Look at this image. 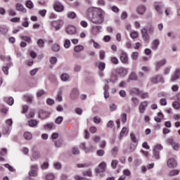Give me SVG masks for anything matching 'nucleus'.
<instances>
[{"label":"nucleus","instance_id":"1","mask_svg":"<svg viewBox=\"0 0 180 180\" xmlns=\"http://www.w3.org/2000/svg\"><path fill=\"white\" fill-rule=\"evenodd\" d=\"M154 32H155L154 25H153V24H148L146 26V27H144L141 30L143 40L146 43H148V41H150V34H153Z\"/></svg>","mask_w":180,"mask_h":180},{"label":"nucleus","instance_id":"2","mask_svg":"<svg viewBox=\"0 0 180 180\" xmlns=\"http://www.w3.org/2000/svg\"><path fill=\"white\" fill-rule=\"evenodd\" d=\"M100 12L101 13L98 14L91 20H90L92 23H94V25H102V22L105 20V11H103L102 9H100Z\"/></svg>","mask_w":180,"mask_h":180},{"label":"nucleus","instance_id":"3","mask_svg":"<svg viewBox=\"0 0 180 180\" xmlns=\"http://www.w3.org/2000/svg\"><path fill=\"white\" fill-rule=\"evenodd\" d=\"M6 127H4L3 129V134L6 135L11 131V129H12V124H13V121H12V119H8L6 120Z\"/></svg>","mask_w":180,"mask_h":180},{"label":"nucleus","instance_id":"4","mask_svg":"<svg viewBox=\"0 0 180 180\" xmlns=\"http://www.w3.org/2000/svg\"><path fill=\"white\" fill-rule=\"evenodd\" d=\"M116 74H118L120 77H126L129 73V69L120 67L115 69Z\"/></svg>","mask_w":180,"mask_h":180},{"label":"nucleus","instance_id":"5","mask_svg":"<svg viewBox=\"0 0 180 180\" xmlns=\"http://www.w3.org/2000/svg\"><path fill=\"white\" fill-rule=\"evenodd\" d=\"M150 82L153 84H158V82H164V77L161 75H157L152 78H150Z\"/></svg>","mask_w":180,"mask_h":180},{"label":"nucleus","instance_id":"6","mask_svg":"<svg viewBox=\"0 0 180 180\" xmlns=\"http://www.w3.org/2000/svg\"><path fill=\"white\" fill-rule=\"evenodd\" d=\"M106 169V162H102L98 165V167L95 169L96 174H101V172H105Z\"/></svg>","mask_w":180,"mask_h":180},{"label":"nucleus","instance_id":"7","mask_svg":"<svg viewBox=\"0 0 180 180\" xmlns=\"http://www.w3.org/2000/svg\"><path fill=\"white\" fill-rule=\"evenodd\" d=\"M95 13H96V8L90 7L87 10V16L90 20L95 16Z\"/></svg>","mask_w":180,"mask_h":180},{"label":"nucleus","instance_id":"8","mask_svg":"<svg viewBox=\"0 0 180 180\" xmlns=\"http://www.w3.org/2000/svg\"><path fill=\"white\" fill-rule=\"evenodd\" d=\"M120 58L123 64H129V56H127V53L122 51Z\"/></svg>","mask_w":180,"mask_h":180},{"label":"nucleus","instance_id":"9","mask_svg":"<svg viewBox=\"0 0 180 180\" xmlns=\"http://www.w3.org/2000/svg\"><path fill=\"white\" fill-rule=\"evenodd\" d=\"M38 116L39 119H41L42 120H44V119H47L49 116H50V112L47 111H44V110H40L39 111Z\"/></svg>","mask_w":180,"mask_h":180},{"label":"nucleus","instance_id":"10","mask_svg":"<svg viewBox=\"0 0 180 180\" xmlns=\"http://www.w3.org/2000/svg\"><path fill=\"white\" fill-rule=\"evenodd\" d=\"M70 98L71 99H77V98L79 96V91H78V89L74 88L70 91Z\"/></svg>","mask_w":180,"mask_h":180},{"label":"nucleus","instance_id":"11","mask_svg":"<svg viewBox=\"0 0 180 180\" xmlns=\"http://www.w3.org/2000/svg\"><path fill=\"white\" fill-rule=\"evenodd\" d=\"M148 106V101H143L140 103L139 110L140 113H144L146 108Z\"/></svg>","mask_w":180,"mask_h":180},{"label":"nucleus","instance_id":"12","mask_svg":"<svg viewBox=\"0 0 180 180\" xmlns=\"http://www.w3.org/2000/svg\"><path fill=\"white\" fill-rule=\"evenodd\" d=\"M167 143H168V144L172 146V148H174V150H178L179 148V143L174 141V139H172V138H169L167 140Z\"/></svg>","mask_w":180,"mask_h":180},{"label":"nucleus","instance_id":"13","mask_svg":"<svg viewBox=\"0 0 180 180\" xmlns=\"http://www.w3.org/2000/svg\"><path fill=\"white\" fill-rule=\"evenodd\" d=\"M130 81H139V77L135 72H131L128 77L127 82H130Z\"/></svg>","mask_w":180,"mask_h":180},{"label":"nucleus","instance_id":"14","mask_svg":"<svg viewBox=\"0 0 180 180\" xmlns=\"http://www.w3.org/2000/svg\"><path fill=\"white\" fill-rule=\"evenodd\" d=\"M102 26L101 25H93L91 27V32L93 34H98V33H101L102 32Z\"/></svg>","mask_w":180,"mask_h":180},{"label":"nucleus","instance_id":"15","mask_svg":"<svg viewBox=\"0 0 180 180\" xmlns=\"http://www.w3.org/2000/svg\"><path fill=\"white\" fill-rule=\"evenodd\" d=\"M51 26L52 27H55L56 30H60L61 28V21L60 20H54L51 22Z\"/></svg>","mask_w":180,"mask_h":180},{"label":"nucleus","instance_id":"16","mask_svg":"<svg viewBox=\"0 0 180 180\" xmlns=\"http://www.w3.org/2000/svg\"><path fill=\"white\" fill-rule=\"evenodd\" d=\"M54 9L56 12H63V11H64V6L59 1H56L54 4Z\"/></svg>","mask_w":180,"mask_h":180},{"label":"nucleus","instance_id":"17","mask_svg":"<svg viewBox=\"0 0 180 180\" xmlns=\"http://www.w3.org/2000/svg\"><path fill=\"white\" fill-rule=\"evenodd\" d=\"M167 64V60L162 59L160 61H158L155 65V71H158L161 67Z\"/></svg>","mask_w":180,"mask_h":180},{"label":"nucleus","instance_id":"18","mask_svg":"<svg viewBox=\"0 0 180 180\" xmlns=\"http://www.w3.org/2000/svg\"><path fill=\"white\" fill-rule=\"evenodd\" d=\"M177 163H176V160H175V159L174 158H169L167 160V167H169V168H175V167H176Z\"/></svg>","mask_w":180,"mask_h":180},{"label":"nucleus","instance_id":"19","mask_svg":"<svg viewBox=\"0 0 180 180\" xmlns=\"http://www.w3.org/2000/svg\"><path fill=\"white\" fill-rule=\"evenodd\" d=\"M66 33L68 34H75L77 33V28L72 25L68 26L66 28Z\"/></svg>","mask_w":180,"mask_h":180},{"label":"nucleus","instance_id":"20","mask_svg":"<svg viewBox=\"0 0 180 180\" xmlns=\"http://www.w3.org/2000/svg\"><path fill=\"white\" fill-rule=\"evenodd\" d=\"M180 77V69H176L174 75L172 77L171 80L174 82L176 79H179Z\"/></svg>","mask_w":180,"mask_h":180},{"label":"nucleus","instance_id":"21","mask_svg":"<svg viewBox=\"0 0 180 180\" xmlns=\"http://www.w3.org/2000/svg\"><path fill=\"white\" fill-rule=\"evenodd\" d=\"M146 11V6H144V5H141L139 6H138V8L136 9V12L139 15H144Z\"/></svg>","mask_w":180,"mask_h":180},{"label":"nucleus","instance_id":"22","mask_svg":"<svg viewBox=\"0 0 180 180\" xmlns=\"http://www.w3.org/2000/svg\"><path fill=\"white\" fill-rule=\"evenodd\" d=\"M12 67V63L9 62L8 63L6 64V66H4L2 68V71L6 74V75H8L9 74V69Z\"/></svg>","mask_w":180,"mask_h":180},{"label":"nucleus","instance_id":"23","mask_svg":"<svg viewBox=\"0 0 180 180\" xmlns=\"http://www.w3.org/2000/svg\"><path fill=\"white\" fill-rule=\"evenodd\" d=\"M16 11H18L20 12H22V13H26V8L23 6L21 4H17L15 6Z\"/></svg>","mask_w":180,"mask_h":180},{"label":"nucleus","instance_id":"24","mask_svg":"<svg viewBox=\"0 0 180 180\" xmlns=\"http://www.w3.org/2000/svg\"><path fill=\"white\" fill-rule=\"evenodd\" d=\"M40 157H41L40 152L34 151L32 153V157L31 158V161H34V160H39Z\"/></svg>","mask_w":180,"mask_h":180},{"label":"nucleus","instance_id":"25","mask_svg":"<svg viewBox=\"0 0 180 180\" xmlns=\"http://www.w3.org/2000/svg\"><path fill=\"white\" fill-rule=\"evenodd\" d=\"M158 46H160V40L158 39H155L152 42V46L151 49L152 50H157L158 49Z\"/></svg>","mask_w":180,"mask_h":180},{"label":"nucleus","instance_id":"26","mask_svg":"<svg viewBox=\"0 0 180 180\" xmlns=\"http://www.w3.org/2000/svg\"><path fill=\"white\" fill-rule=\"evenodd\" d=\"M23 98L27 103H32L33 102V96L31 95H25L23 96Z\"/></svg>","mask_w":180,"mask_h":180},{"label":"nucleus","instance_id":"27","mask_svg":"<svg viewBox=\"0 0 180 180\" xmlns=\"http://www.w3.org/2000/svg\"><path fill=\"white\" fill-rule=\"evenodd\" d=\"M60 79L63 81L64 82H66L67 81L70 80V75L67 73H63L60 75Z\"/></svg>","mask_w":180,"mask_h":180},{"label":"nucleus","instance_id":"28","mask_svg":"<svg viewBox=\"0 0 180 180\" xmlns=\"http://www.w3.org/2000/svg\"><path fill=\"white\" fill-rule=\"evenodd\" d=\"M20 39L24 40V41H27L29 44H32V38L30 37L21 35Z\"/></svg>","mask_w":180,"mask_h":180},{"label":"nucleus","instance_id":"29","mask_svg":"<svg viewBox=\"0 0 180 180\" xmlns=\"http://www.w3.org/2000/svg\"><path fill=\"white\" fill-rule=\"evenodd\" d=\"M179 170L178 169H172L169 172V176H175V175H179Z\"/></svg>","mask_w":180,"mask_h":180},{"label":"nucleus","instance_id":"30","mask_svg":"<svg viewBox=\"0 0 180 180\" xmlns=\"http://www.w3.org/2000/svg\"><path fill=\"white\" fill-rule=\"evenodd\" d=\"M5 102H6V103L10 106H12V105H13V103H15V100L12 97L6 98Z\"/></svg>","mask_w":180,"mask_h":180},{"label":"nucleus","instance_id":"31","mask_svg":"<svg viewBox=\"0 0 180 180\" xmlns=\"http://www.w3.org/2000/svg\"><path fill=\"white\" fill-rule=\"evenodd\" d=\"M7 152H6V148H2L1 152H0V161H4L5 159H4V156L6 155Z\"/></svg>","mask_w":180,"mask_h":180},{"label":"nucleus","instance_id":"32","mask_svg":"<svg viewBox=\"0 0 180 180\" xmlns=\"http://www.w3.org/2000/svg\"><path fill=\"white\" fill-rule=\"evenodd\" d=\"M54 144H55V146L56 148L62 147L63 144H64V141H63L62 139H59L58 141H54Z\"/></svg>","mask_w":180,"mask_h":180},{"label":"nucleus","instance_id":"33","mask_svg":"<svg viewBox=\"0 0 180 180\" xmlns=\"http://www.w3.org/2000/svg\"><path fill=\"white\" fill-rule=\"evenodd\" d=\"M131 101L132 103V105L134 106H139V103H140V101H139V98L136 97H132L131 99Z\"/></svg>","mask_w":180,"mask_h":180},{"label":"nucleus","instance_id":"34","mask_svg":"<svg viewBox=\"0 0 180 180\" xmlns=\"http://www.w3.org/2000/svg\"><path fill=\"white\" fill-rule=\"evenodd\" d=\"M51 50L53 51L55 53L60 51V45L58 44H53L51 46Z\"/></svg>","mask_w":180,"mask_h":180},{"label":"nucleus","instance_id":"35","mask_svg":"<svg viewBox=\"0 0 180 180\" xmlns=\"http://www.w3.org/2000/svg\"><path fill=\"white\" fill-rule=\"evenodd\" d=\"M82 50H84V46L82 45H77L74 48V51H75V53H80Z\"/></svg>","mask_w":180,"mask_h":180},{"label":"nucleus","instance_id":"36","mask_svg":"<svg viewBox=\"0 0 180 180\" xmlns=\"http://www.w3.org/2000/svg\"><path fill=\"white\" fill-rule=\"evenodd\" d=\"M37 120H31L28 122V124L30 127H36L37 126Z\"/></svg>","mask_w":180,"mask_h":180},{"label":"nucleus","instance_id":"37","mask_svg":"<svg viewBox=\"0 0 180 180\" xmlns=\"http://www.w3.org/2000/svg\"><path fill=\"white\" fill-rule=\"evenodd\" d=\"M130 139L132 143H134V144H138L137 137H136V134H134V133L130 134Z\"/></svg>","mask_w":180,"mask_h":180},{"label":"nucleus","instance_id":"38","mask_svg":"<svg viewBox=\"0 0 180 180\" xmlns=\"http://www.w3.org/2000/svg\"><path fill=\"white\" fill-rule=\"evenodd\" d=\"M130 94L134 95H140V90L137 88H132L129 90Z\"/></svg>","mask_w":180,"mask_h":180},{"label":"nucleus","instance_id":"39","mask_svg":"<svg viewBox=\"0 0 180 180\" xmlns=\"http://www.w3.org/2000/svg\"><path fill=\"white\" fill-rule=\"evenodd\" d=\"M25 6L28 8V9H33V8H34V4H33V2H32L30 0L26 1Z\"/></svg>","mask_w":180,"mask_h":180},{"label":"nucleus","instance_id":"40","mask_svg":"<svg viewBox=\"0 0 180 180\" xmlns=\"http://www.w3.org/2000/svg\"><path fill=\"white\" fill-rule=\"evenodd\" d=\"M56 176H54V174L52 173H49L45 176L46 180H54Z\"/></svg>","mask_w":180,"mask_h":180},{"label":"nucleus","instance_id":"41","mask_svg":"<svg viewBox=\"0 0 180 180\" xmlns=\"http://www.w3.org/2000/svg\"><path fill=\"white\" fill-rule=\"evenodd\" d=\"M33 137V135H32V133L30 132H25L24 134V138L25 139V140H32Z\"/></svg>","mask_w":180,"mask_h":180},{"label":"nucleus","instance_id":"42","mask_svg":"<svg viewBox=\"0 0 180 180\" xmlns=\"http://www.w3.org/2000/svg\"><path fill=\"white\" fill-rule=\"evenodd\" d=\"M130 37L131 39H137L139 37V32L137 31H131L130 32Z\"/></svg>","mask_w":180,"mask_h":180},{"label":"nucleus","instance_id":"43","mask_svg":"<svg viewBox=\"0 0 180 180\" xmlns=\"http://www.w3.org/2000/svg\"><path fill=\"white\" fill-rule=\"evenodd\" d=\"M137 148V143H131L129 146V153H134Z\"/></svg>","mask_w":180,"mask_h":180},{"label":"nucleus","instance_id":"44","mask_svg":"<svg viewBox=\"0 0 180 180\" xmlns=\"http://www.w3.org/2000/svg\"><path fill=\"white\" fill-rule=\"evenodd\" d=\"M153 157L155 160H160V151L153 149Z\"/></svg>","mask_w":180,"mask_h":180},{"label":"nucleus","instance_id":"45","mask_svg":"<svg viewBox=\"0 0 180 180\" xmlns=\"http://www.w3.org/2000/svg\"><path fill=\"white\" fill-rule=\"evenodd\" d=\"M105 67H106V64L103 62H99L98 63V70L100 71H103L105 70Z\"/></svg>","mask_w":180,"mask_h":180},{"label":"nucleus","instance_id":"46","mask_svg":"<svg viewBox=\"0 0 180 180\" xmlns=\"http://www.w3.org/2000/svg\"><path fill=\"white\" fill-rule=\"evenodd\" d=\"M37 44L38 46H39L41 49H43V47H44V41L42 39H39L37 42Z\"/></svg>","mask_w":180,"mask_h":180},{"label":"nucleus","instance_id":"47","mask_svg":"<svg viewBox=\"0 0 180 180\" xmlns=\"http://www.w3.org/2000/svg\"><path fill=\"white\" fill-rule=\"evenodd\" d=\"M54 123H49L44 125V129H49V130H51V129H54L55 127Z\"/></svg>","mask_w":180,"mask_h":180},{"label":"nucleus","instance_id":"48","mask_svg":"<svg viewBox=\"0 0 180 180\" xmlns=\"http://www.w3.org/2000/svg\"><path fill=\"white\" fill-rule=\"evenodd\" d=\"M8 28L5 27H0V34H6L8 33Z\"/></svg>","mask_w":180,"mask_h":180},{"label":"nucleus","instance_id":"49","mask_svg":"<svg viewBox=\"0 0 180 180\" xmlns=\"http://www.w3.org/2000/svg\"><path fill=\"white\" fill-rule=\"evenodd\" d=\"M63 120L64 118L63 117L59 116L55 120V123H56V124H61V123H63Z\"/></svg>","mask_w":180,"mask_h":180},{"label":"nucleus","instance_id":"50","mask_svg":"<svg viewBox=\"0 0 180 180\" xmlns=\"http://www.w3.org/2000/svg\"><path fill=\"white\" fill-rule=\"evenodd\" d=\"M70 46H71V41H70V39H65L64 42L65 49H70Z\"/></svg>","mask_w":180,"mask_h":180},{"label":"nucleus","instance_id":"51","mask_svg":"<svg viewBox=\"0 0 180 180\" xmlns=\"http://www.w3.org/2000/svg\"><path fill=\"white\" fill-rule=\"evenodd\" d=\"M77 17V14L75 13H74V12H69L68 13V18H69V19H75V18H76Z\"/></svg>","mask_w":180,"mask_h":180},{"label":"nucleus","instance_id":"52","mask_svg":"<svg viewBox=\"0 0 180 180\" xmlns=\"http://www.w3.org/2000/svg\"><path fill=\"white\" fill-rule=\"evenodd\" d=\"M117 164H119V160H112L111 162L112 168H113V169H116V167H117Z\"/></svg>","mask_w":180,"mask_h":180},{"label":"nucleus","instance_id":"53","mask_svg":"<svg viewBox=\"0 0 180 180\" xmlns=\"http://www.w3.org/2000/svg\"><path fill=\"white\" fill-rule=\"evenodd\" d=\"M126 131H127V128L126 127H124L120 134V137L122 139V137H124V134H126Z\"/></svg>","mask_w":180,"mask_h":180},{"label":"nucleus","instance_id":"54","mask_svg":"<svg viewBox=\"0 0 180 180\" xmlns=\"http://www.w3.org/2000/svg\"><path fill=\"white\" fill-rule=\"evenodd\" d=\"M131 58H132V60H138L139 58V52H133L131 55Z\"/></svg>","mask_w":180,"mask_h":180},{"label":"nucleus","instance_id":"55","mask_svg":"<svg viewBox=\"0 0 180 180\" xmlns=\"http://www.w3.org/2000/svg\"><path fill=\"white\" fill-rule=\"evenodd\" d=\"M49 61H50L51 64L54 65V64H57L58 60L56 56H52L50 58Z\"/></svg>","mask_w":180,"mask_h":180},{"label":"nucleus","instance_id":"56","mask_svg":"<svg viewBox=\"0 0 180 180\" xmlns=\"http://www.w3.org/2000/svg\"><path fill=\"white\" fill-rule=\"evenodd\" d=\"M106 54V52L103 50L99 51V57L101 60H103L105 58V56Z\"/></svg>","mask_w":180,"mask_h":180},{"label":"nucleus","instance_id":"57","mask_svg":"<svg viewBox=\"0 0 180 180\" xmlns=\"http://www.w3.org/2000/svg\"><path fill=\"white\" fill-rule=\"evenodd\" d=\"M82 174L84 176H92V172L91 170L84 171Z\"/></svg>","mask_w":180,"mask_h":180},{"label":"nucleus","instance_id":"58","mask_svg":"<svg viewBox=\"0 0 180 180\" xmlns=\"http://www.w3.org/2000/svg\"><path fill=\"white\" fill-rule=\"evenodd\" d=\"M96 154L98 157H103L105 155V150L102 149L98 150Z\"/></svg>","mask_w":180,"mask_h":180},{"label":"nucleus","instance_id":"59","mask_svg":"<svg viewBox=\"0 0 180 180\" xmlns=\"http://www.w3.org/2000/svg\"><path fill=\"white\" fill-rule=\"evenodd\" d=\"M46 92L44 90H39L37 92V98H41V96H43V95H45Z\"/></svg>","mask_w":180,"mask_h":180},{"label":"nucleus","instance_id":"60","mask_svg":"<svg viewBox=\"0 0 180 180\" xmlns=\"http://www.w3.org/2000/svg\"><path fill=\"white\" fill-rule=\"evenodd\" d=\"M46 13H47V11L46 9L39 11V15H40V16L42 18L46 16Z\"/></svg>","mask_w":180,"mask_h":180},{"label":"nucleus","instance_id":"61","mask_svg":"<svg viewBox=\"0 0 180 180\" xmlns=\"http://www.w3.org/2000/svg\"><path fill=\"white\" fill-rule=\"evenodd\" d=\"M172 106L174 109H179L180 108V103L178 101H174L172 104Z\"/></svg>","mask_w":180,"mask_h":180},{"label":"nucleus","instance_id":"62","mask_svg":"<svg viewBox=\"0 0 180 180\" xmlns=\"http://www.w3.org/2000/svg\"><path fill=\"white\" fill-rule=\"evenodd\" d=\"M117 151H119V148L114 147L111 150V153L112 154V155H117Z\"/></svg>","mask_w":180,"mask_h":180},{"label":"nucleus","instance_id":"63","mask_svg":"<svg viewBox=\"0 0 180 180\" xmlns=\"http://www.w3.org/2000/svg\"><path fill=\"white\" fill-rule=\"evenodd\" d=\"M82 68V67L79 65H75L74 67V71L75 72H79V71H81V69Z\"/></svg>","mask_w":180,"mask_h":180},{"label":"nucleus","instance_id":"64","mask_svg":"<svg viewBox=\"0 0 180 180\" xmlns=\"http://www.w3.org/2000/svg\"><path fill=\"white\" fill-rule=\"evenodd\" d=\"M140 96L141 99H147L149 98L148 92L142 93Z\"/></svg>","mask_w":180,"mask_h":180}]
</instances>
